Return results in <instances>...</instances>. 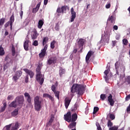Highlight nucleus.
Masks as SVG:
<instances>
[{
	"instance_id": "f257e3e1",
	"label": "nucleus",
	"mask_w": 130,
	"mask_h": 130,
	"mask_svg": "<svg viewBox=\"0 0 130 130\" xmlns=\"http://www.w3.org/2000/svg\"><path fill=\"white\" fill-rule=\"evenodd\" d=\"M86 85L83 84H74L71 87V92L73 94L77 92L78 95L81 96L85 93V91H86Z\"/></svg>"
},
{
	"instance_id": "f03ea898",
	"label": "nucleus",
	"mask_w": 130,
	"mask_h": 130,
	"mask_svg": "<svg viewBox=\"0 0 130 130\" xmlns=\"http://www.w3.org/2000/svg\"><path fill=\"white\" fill-rule=\"evenodd\" d=\"M34 104H35V109L37 111H40L41 108H42V100L40 99V96L37 95L34 98Z\"/></svg>"
},
{
	"instance_id": "7ed1b4c3",
	"label": "nucleus",
	"mask_w": 130,
	"mask_h": 130,
	"mask_svg": "<svg viewBox=\"0 0 130 130\" xmlns=\"http://www.w3.org/2000/svg\"><path fill=\"white\" fill-rule=\"evenodd\" d=\"M36 79L37 82L39 83L40 85H43V83H44V76H43L41 73L37 74Z\"/></svg>"
},
{
	"instance_id": "20e7f679",
	"label": "nucleus",
	"mask_w": 130,
	"mask_h": 130,
	"mask_svg": "<svg viewBox=\"0 0 130 130\" xmlns=\"http://www.w3.org/2000/svg\"><path fill=\"white\" fill-rule=\"evenodd\" d=\"M57 61V58L55 56L50 57L49 59L47 60V64L48 66H51V64H55Z\"/></svg>"
},
{
	"instance_id": "39448f33",
	"label": "nucleus",
	"mask_w": 130,
	"mask_h": 130,
	"mask_svg": "<svg viewBox=\"0 0 130 130\" xmlns=\"http://www.w3.org/2000/svg\"><path fill=\"white\" fill-rule=\"evenodd\" d=\"M22 74L23 72H22V71L20 70H18L15 72L14 76H13L12 78V80L14 81L15 83H17V82H18V80H19V79H20V77H21V76H22Z\"/></svg>"
},
{
	"instance_id": "423d86ee",
	"label": "nucleus",
	"mask_w": 130,
	"mask_h": 130,
	"mask_svg": "<svg viewBox=\"0 0 130 130\" xmlns=\"http://www.w3.org/2000/svg\"><path fill=\"white\" fill-rule=\"evenodd\" d=\"M78 44L79 48H80V50L78 52L82 53V52H83V49L84 48L83 46L85 44V40L83 39H80L78 42Z\"/></svg>"
},
{
	"instance_id": "0eeeda50",
	"label": "nucleus",
	"mask_w": 130,
	"mask_h": 130,
	"mask_svg": "<svg viewBox=\"0 0 130 130\" xmlns=\"http://www.w3.org/2000/svg\"><path fill=\"white\" fill-rule=\"evenodd\" d=\"M15 101L18 103V105H23L24 104V96L19 95L15 98Z\"/></svg>"
},
{
	"instance_id": "6e6552de",
	"label": "nucleus",
	"mask_w": 130,
	"mask_h": 130,
	"mask_svg": "<svg viewBox=\"0 0 130 130\" xmlns=\"http://www.w3.org/2000/svg\"><path fill=\"white\" fill-rule=\"evenodd\" d=\"M71 13L72 15L71 17V22H74L76 19V17H77V13L74 10V8H72L71 9Z\"/></svg>"
},
{
	"instance_id": "1a4fd4ad",
	"label": "nucleus",
	"mask_w": 130,
	"mask_h": 130,
	"mask_svg": "<svg viewBox=\"0 0 130 130\" xmlns=\"http://www.w3.org/2000/svg\"><path fill=\"white\" fill-rule=\"evenodd\" d=\"M64 120L68 122H71V120L72 118V114L71 111H69L66 114L64 115Z\"/></svg>"
},
{
	"instance_id": "9d476101",
	"label": "nucleus",
	"mask_w": 130,
	"mask_h": 130,
	"mask_svg": "<svg viewBox=\"0 0 130 130\" xmlns=\"http://www.w3.org/2000/svg\"><path fill=\"white\" fill-rule=\"evenodd\" d=\"M24 97H25V99L26 100V101L28 102L29 104H31V102H32V98H31V96L28 92H25L24 94Z\"/></svg>"
},
{
	"instance_id": "9b49d317",
	"label": "nucleus",
	"mask_w": 130,
	"mask_h": 130,
	"mask_svg": "<svg viewBox=\"0 0 130 130\" xmlns=\"http://www.w3.org/2000/svg\"><path fill=\"white\" fill-rule=\"evenodd\" d=\"M23 71L26 73V74H27V75L30 76V79H32V78L34 77V72H33L32 71L28 69H23Z\"/></svg>"
},
{
	"instance_id": "f8f14e48",
	"label": "nucleus",
	"mask_w": 130,
	"mask_h": 130,
	"mask_svg": "<svg viewBox=\"0 0 130 130\" xmlns=\"http://www.w3.org/2000/svg\"><path fill=\"white\" fill-rule=\"evenodd\" d=\"M112 94H110L108 97V101L109 102L111 106H114V100L112 99Z\"/></svg>"
},
{
	"instance_id": "ddd939ff",
	"label": "nucleus",
	"mask_w": 130,
	"mask_h": 130,
	"mask_svg": "<svg viewBox=\"0 0 130 130\" xmlns=\"http://www.w3.org/2000/svg\"><path fill=\"white\" fill-rule=\"evenodd\" d=\"M14 21H15V16L14 15V14H13L10 18V21H8L10 23L11 30H12L13 28V23H14Z\"/></svg>"
},
{
	"instance_id": "4468645a",
	"label": "nucleus",
	"mask_w": 130,
	"mask_h": 130,
	"mask_svg": "<svg viewBox=\"0 0 130 130\" xmlns=\"http://www.w3.org/2000/svg\"><path fill=\"white\" fill-rule=\"evenodd\" d=\"M30 42V41L26 40L24 44H23V47L25 50H26V51H27V50H29V43Z\"/></svg>"
},
{
	"instance_id": "2eb2a0df",
	"label": "nucleus",
	"mask_w": 130,
	"mask_h": 130,
	"mask_svg": "<svg viewBox=\"0 0 130 130\" xmlns=\"http://www.w3.org/2000/svg\"><path fill=\"white\" fill-rule=\"evenodd\" d=\"M41 5V2H40L36 7L35 8H33L32 13L33 14H36L38 12L39 9H40V6Z\"/></svg>"
},
{
	"instance_id": "dca6fc26",
	"label": "nucleus",
	"mask_w": 130,
	"mask_h": 130,
	"mask_svg": "<svg viewBox=\"0 0 130 130\" xmlns=\"http://www.w3.org/2000/svg\"><path fill=\"white\" fill-rule=\"evenodd\" d=\"M71 100L68 98L65 99L64 105L66 109H68V108H69V106H70V104L71 103Z\"/></svg>"
},
{
	"instance_id": "f3484780",
	"label": "nucleus",
	"mask_w": 130,
	"mask_h": 130,
	"mask_svg": "<svg viewBox=\"0 0 130 130\" xmlns=\"http://www.w3.org/2000/svg\"><path fill=\"white\" fill-rule=\"evenodd\" d=\"M59 75L60 78H61L62 77V75L66 74V69L62 68V67H59Z\"/></svg>"
},
{
	"instance_id": "a211bd4d",
	"label": "nucleus",
	"mask_w": 130,
	"mask_h": 130,
	"mask_svg": "<svg viewBox=\"0 0 130 130\" xmlns=\"http://www.w3.org/2000/svg\"><path fill=\"white\" fill-rule=\"evenodd\" d=\"M109 72H110V69L109 68L107 70H105L104 72V74L105 75V76H104V78L105 79V81L106 82H107V83L108 82V76L107 75H108V74H109Z\"/></svg>"
},
{
	"instance_id": "6ab92c4d",
	"label": "nucleus",
	"mask_w": 130,
	"mask_h": 130,
	"mask_svg": "<svg viewBox=\"0 0 130 130\" xmlns=\"http://www.w3.org/2000/svg\"><path fill=\"white\" fill-rule=\"evenodd\" d=\"M78 119V115L77 113H74L71 116V121L72 122H75Z\"/></svg>"
},
{
	"instance_id": "aec40b11",
	"label": "nucleus",
	"mask_w": 130,
	"mask_h": 130,
	"mask_svg": "<svg viewBox=\"0 0 130 130\" xmlns=\"http://www.w3.org/2000/svg\"><path fill=\"white\" fill-rule=\"evenodd\" d=\"M54 120V116L51 115V118L49 119L48 122H47L46 123V126H50V125H51L52 122H53Z\"/></svg>"
},
{
	"instance_id": "412c9836",
	"label": "nucleus",
	"mask_w": 130,
	"mask_h": 130,
	"mask_svg": "<svg viewBox=\"0 0 130 130\" xmlns=\"http://www.w3.org/2000/svg\"><path fill=\"white\" fill-rule=\"evenodd\" d=\"M38 37V34L37 33V30L36 29H34L33 30V34L31 35V38L32 39H36L37 37Z\"/></svg>"
},
{
	"instance_id": "4be33fe9",
	"label": "nucleus",
	"mask_w": 130,
	"mask_h": 130,
	"mask_svg": "<svg viewBox=\"0 0 130 130\" xmlns=\"http://www.w3.org/2000/svg\"><path fill=\"white\" fill-rule=\"evenodd\" d=\"M119 67H120V62L118 61L116 62L115 63V68L117 75H118V69H119Z\"/></svg>"
},
{
	"instance_id": "5701e85b",
	"label": "nucleus",
	"mask_w": 130,
	"mask_h": 130,
	"mask_svg": "<svg viewBox=\"0 0 130 130\" xmlns=\"http://www.w3.org/2000/svg\"><path fill=\"white\" fill-rule=\"evenodd\" d=\"M107 21H110L112 24H114L115 23V18L113 15H112L108 18Z\"/></svg>"
},
{
	"instance_id": "b1692460",
	"label": "nucleus",
	"mask_w": 130,
	"mask_h": 130,
	"mask_svg": "<svg viewBox=\"0 0 130 130\" xmlns=\"http://www.w3.org/2000/svg\"><path fill=\"white\" fill-rule=\"evenodd\" d=\"M44 24V21H43V20H40L38 22V28H39V29H41L42 28V26H43Z\"/></svg>"
},
{
	"instance_id": "393cba45",
	"label": "nucleus",
	"mask_w": 130,
	"mask_h": 130,
	"mask_svg": "<svg viewBox=\"0 0 130 130\" xmlns=\"http://www.w3.org/2000/svg\"><path fill=\"white\" fill-rule=\"evenodd\" d=\"M57 82L55 83L54 84L52 85L51 89L52 91V92H55L56 91V88H57Z\"/></svg>"
},
{
	"instance_id": "a878e982",
	"label": "nucleus",
	"mask_w": 130,
	"mask_h": 130,
	"mask_svg": "<svg viewBox=\"0 0 130 130\" xmlns=\"http://www.w3.org/2000/svg\"><path fill=\"white\" fill-rule=\"evenodd\" d=\"M61 13L63 14V13H64V12L67 11V10H70V7H68V6H63L61 7Z\"/></svg>"
},
{
	"instance_id": "bb28decb",
	"label": "nucleus",
	"mask_w": 130,
	"mask_h": 130,
	"mask_svg": "<svg viewBox=\"0 0 130 130\" xmlns=\"http://www.w3.org/2000/svg\"><path fill=\"white\" fill-rule=\"evenodd\" d=\"M18 114H19V109H16L11 113V115L12 116H17V115H18Z\"/></svg>"
},
{
	"instance_id": "cd10ccee",
	"label": "nucleus",
	"mask_w": 130,
	"mask_h": 130,
	"mask_svg": "<svg viewBox=\"0 0 130 130\" xmlns=\"http://www.w3.org/2000/svg\"><path fill=\"white\" fill-rule=\"evenodd\" d=\"M16 102H17L15 100V101L11 103V104L9 105V107L16 108V107H17V104L16 103Z\"/></svg>"
},
{
	"instance_id": "c85d7f7f",
	"label": "nucleus",
	"mask_w": 130,
	"mask_h": 130,
	"mask_svg": "<svg viewBox=\"0 0 130 130\" xmlns=\"http://www.w3.org/2000/svg\"><path fill=\"white\" fill-rule=\"evenodd\" d=\"M48 40H49V38L48 37H44L43 39V46H44L48 42Z\"/></svg>"
},
{
	"instance_id": "c756f323",
	"label": "nucleus",
	"mask_w": 130,
	"mask_h": 130,
	"mask_svg": "<svg viewBox=\"0 0 130 130\" xmlns=\"http://www.w3.org/2000/svg\"><path fill=\"white\" fill-rule=\"evenodd\" d=\"M76 125H77V122H72L69 125L68 127L69 128H74V127H76Z\"/></svg>"
},
{
	"instance_id": "7c9ffc66",
	"label": "nucleus",
	"mask_w": 130,
	"mask_h": 130,
	"mask_svg": "<svg viewBox=\"0 0 130 130\" xmlns=\"http://www.w3.org/2000/svg\"><path fill=\"white\" fill-rule=\"evenodd\" d=\"M5 22H6L5 18H2L0 19V28H2V27H3V26L5 24Z\"/></svg>"
},
{
	"instance_id": "2f4dec72",
	"label": "nucleus",
	"mask_w": 130,
	"mask_h": 130,
	"mask_svg": "<svg viewBox=\"0 0 130 130\" xmlns=\"http://www.w3.org/2000/svg\"><path fill=\"white\" fill-rule=\"evenodd\" d=\"M45 54H46V52L41 50V52L39 54L40 58H43L45 56Z\"/></svg>"
},
{
	"instance_id": "473e14b6",
	"label": "nucleus",
	"mask_w": 130,
	"mask_h": 130,
	"mask_svg": "<svg viewBox=\"0 0 130 130\" xmlns=\"http://www.w3.org/2000/svg\"><path fill=\"white\" fill-rule=\"evenodd\" d=\"M109 130H123V129L121 128L120 129H118V126L114 125L109 128Z\"/></svg>"
},
{
	"instance_id": "72a5a7b5",
	"label": "nucleus",
	"mask_w": 130,
	"mask_h": 130,
	"mask_svg": "<svg viewBox=\"0 0 130 130\" xmlns=\"http://www.w3.org/2000/svg\"><path fill=\"white\" fill-rule=\"evenodd\" d=\"M55 97H56L58 99V100H59V94H60V92L59 91H57L56 90V91H54L53 92Z\"/></svg>"
},
{
	"instance_id": "f704fd0d",
	"label": "nucleus",
	"mask_w": 130,
	"mask_h": 130,
	"mask_svg": "<svg viewBox=\"0 0 130 130\" xmlns=\"http://www.w3.org/2000/svg\"><path fill=\"white\" fill-rule=\"evenodd\" d=\"M18 128H19V123L16 122L15 123V126L11 127V130H18Z\"/></svg>"
},
{
	"instance_id": "c9c22d12",
	"label": "nucleus",
	"mask_w": 130,
	"mask_h": 130,
	"mask_svg": "<svg viewBox=\"0 0 130 130\" xmlns=\"http://www.w3.org/2000/svg\"><path fill=\"white\" fill-rule=\"evenodd\" d=\"M55 43H56V42L55 40L51 42L50 47L52 49H54V47H55Z\"/></svg>"
},
{
	"instance_id": "e433bc0d",
	"label": "nucleus",
	"mask_w": 130,
	"mask_h": 130,
	"mask_svg": "<svg viewBox=\"0 0 130 130\" xmlns=\"http://www.w3.org/2000/svg\"><path fill=\"white\" fill-rule=\"evenodd\" d=\"M3 107L1 108V110L0 111V112H4V111H5V110H6V108H7V103H4L3 104Z\"/></svg>"
},
{
	"instance_id": "4c0bfd02",
	"label": "nucleus",
	"mask_w": 130,
	"mask_h": 130,
	"mask_svg": "<svg viewBox=\"0 0 130 130\" xmlns=\"http://www.w3.org/2000/svg\"><path fill=\"white\" fill-rule=\"evenodd\" d=\"M0 55L2 56L5 55V50H4V48L2 46H0Z\"/></svg>"
},
{
	"instance_id": "58836bf2",
	"label": "nucleus",
	"mask_w": 130,
	"mask_h": 130,
	"mask_svg": "<svg viewBox=\"0 0 130 130\" xmlns=\"http://www.w3.org/2000/svg\"><path fill=\"white\" fill-rule=\"evenodd\" d=\"M77 109H78V105H77V104H75L74 107L72 108L71 111L72 112H75L76 110H77Z\"/></svg>"
},
{
	"instance_id": "ea45409f",
	"label": "nucleus",
	"mask_w": 130,
	"mask_h": 130,
	"mask_svg": "<svg viewBox=\"0 0 130 130\" xmlns=\"http://www.w3.org/2000/svg\"><path fill=\"white\" fill-rule=\"evenodd\" d=\"M99 111V108L98 107H94L93 108V114H96Z\"/></svg>"
},
{
	"instance_id": "a19ab883",
	"label": "nucleus",
	"mask_w": 130,
	"mask_h": 130,
	"mask_svg": "<svg viewBox=\"0 0 130 130\" xmlns=\"http://www.w3.org/2000/svg\"><path fill=\"white\" fill-rule=\"evenodd\" d=\"M12 56H15L16 54V49H15V47H14V46L12 47Z\"/></svg>"
},
{
	"instance_id": "79ce46f5",
	"label": "nucleus",
	"mask_w": 130,
	"mask_h": 130,
	"mask_svg": "<svg viewBox=\"0 0 130 130\" xmlns=\"http://www.w3.org/2000/svg\"><path fill=\"white\" fill-rule=\"evenodd\" d=\"M107 97V95L105 94H101V99L102 101H104L106 98Z\"/></svg>"
},
{
	"instance_id": "37998d69",
	"label": "nucleus",
	"mask_w": 130,
	"mask_h": 130,
	"mask_svg": "<svg viewBox=\"0 0 130 130\" xmlns=\"http://www.w3.org/2000/svg\"><path fill=\"white\" fill-rule=\"evenodd\" d=\"M41 68H40V66H38L36 69L37 74H41Z\"/></svg>"
},
{
	"instance_id": "c03bdc74",
	"label": "nucleus",
	"mask_w": 130,
	"mask_h": 130,
	"mask_svg": "<svg viewBox=\"0 0 130 130\" xmlns=\"http://www.w3.org/2000/svg\"><path fill=\"white\" fill-rule=\"evenodd\" d=\"M112 125H113V123H112V122H111V120H109L108 121V127H112Z\"/></svg>"
},
{
	"instance_id": "a18cd8bd",
	"label": "nucleus",
	"mask_w": 130,
	"mask_h": 130,
	"mask_svg": "<svg viewBox=\"0 0 130 130\" xmlns=\"http://www.w3.org/2000/svg\"><path fill=\"white\" fill-rule=\"evenodd\" d=\"M122 42L124 45L126 46L127 45V43H128V41L126 39H124L122 40Z\"/></svg>"
},
{
	"instance_id": "49530a36",
	"label": "nucleus",
	"mask_w": 130,
	"mask_h": 130,
	"mask_svg": "<svg viewBox=\"0 0 130 130\" xmlns=\"http://www.w3.org/2000/svg\"><path fill=\"white\" fill-rule=\"evenodd\" d=\"M90 57H91V56H90L89 55L87 54L86 58H85V61H86V62H87V63H89V60H90Z\"/></svg>"
},
{
	"instance_id": "de8ad7c7",
	"label": "nucleus",
	"mask_w": 130,
	"mask_h": 130,
	"mask_svg": "<svg viewBox=\"0 0 130 130\" xmlns=\"http://www.w3.org/2000/svg\"><path fill=\"white\" fill-rule=\"evenodd\" d=\"M110 119L113 120V119H115V116L113 114H110L109 115Z\"/></svg>"
},
{
	"instance_id": "09e8293b",
	"label": "nucleus",
	"mask_w": 130,
	"mask_h": 130,
	"mask_svg": "<svg viewBox=\"0 0 130 130\" xmlns=\"http://www.w3.org/2000/svg\"><path fill=\"white\" fill-rule=\"evenodd\" d=\"M94 52L93 51H89L88 53H87V55H89V56H92V55H93L94 54Z\"/></svg>"
},
{
	"instance_id": "8fccbe9b",
	"label": "nucleus",
	"mask_w": 130,
	"mask_h": 130,
	"mask_svg": "<svg viewBox=\"0 0 130 130\" xmlns=\"http://www.w3.org/2000/svg\"><path fill=\"white\" fill-rule=\"evenodd\" d=\"M96 126H97V129L98 130H101L102 128H101V126H100V124L99 123H96Z\"/></svg>"
},
{
	"instance_id": "3c124183",
	"label": "nucleus",
	"mask_w": 130,
	"mask_h": 130,
	"mask_svg": "<svg viewBox=\"0 0 130 130\" xmlns=\"http://www.w3.org/2000/svg\"><path fill=\"white\" fill-rule=\"evenodd\" d=\"M50 95L48 93H44L43 95V97L44 98H49V96Z\"/></svg>"
},
{
	"instance_id": "603ef678",
	"label": "nucleus",
	"mask_w": 130,
	"mask_h": 130,
	"mask_svg": "<svg viewBox=\"0 0 130 130\" xmlns=\"http://www.w3.org/2000/svg\"><path fill=\"white\" fill-rule=\"evenodd\" d=\"M11 126H12V124L7 125L6 126V130H11Z\"/></svg>"
},
{
	"instance_id": "864d4df0",
	"label": "nucleus",
	"mask_w": 130,
	"mask_h": 130,
	"mask_svg": "<svg viewBox=\"0 0 130 130\" xmlns=\"http://www.w3.org/2000/svg\"><path fill=\"white\" fill-rule=\"evenodd\" d=\"M47 47H48V45L46 44L44 46L43 49H42V50H43V51H45L46 52V51L47 50Z\"/></svg>"
},
{
	"instance_id": "5fc2aeb1",
	"label": "nucleus",
	"mask_w": 130,
	"mask_h": 130,
	"mask_svg": "<svg viewBox=\"0 0 130 130\" xmlns=\"http://www.w3.org/2000/svg\"><path fill=\"white\" fill-rule=\"evenodd\" d=\"M23 11H22V8H21V11L19 13V15L20 16L21 19H23Z\"/></svg>"
},
{
	"instance_id": "6e6d98bb",
	"label": "nucleus",
	"mask_w": 130,
	"mask_h": 130,
	"mask_svg": "<svg viewBox=\"0 0 130 130\" xmlns=\"http://www.w3.org/2000/svg\"><path fill=\"white\" fill-rule=\"evenodd\" d=\"M126 82H127V84H130V76L127 77Z\"/></svg>"
},
{
	"instance_id": "4d7b16f0",
	"label": "nucleus",
	"mask_w": 130,
	"mask_h": 130,
	"mask_svg": "<svg viewBox=\"0 0 130 130\" xmlns=\"http://www.w3.org/2000/svg\"><path fill=\"white\" fill-rule=\"evenodd\" d=\"M55 29L56 31H58L59 30V25H58V24H57L55 26Z\"/></svg>"
},
{
	"instance_id": "13d9d810",
	"label": "nucleus",
	"mask_w": 130,
	"mask_h": 130,
	"mask_svg": "<svg viewBox=\"0 0 130 130\" xmlns=\"http://www.w3.org/2000/svg\"><path fill=\"white\" fill-rule=\"evenodd\" d=\"M111 7V4L110 3H109L106 5V9H110Z\"/></svg>"
},
{
	"instance_id": "bf43d9fd",
	"label": "nucleus",
	"mask_w": 130,
	"mask_h": 130,
	"mask_svg": "<svg viewBox=\"0 0 130 130\" xmlns=\"http://www.w3.org/2000/svg\"><path fill=\"white\" fill-rule=\"evenodd\" d=\"M33 45H34V46H38V41H35L34 42Z\"/></svg>"
},
{
	"instance_id": "052dcab7",
	"label": "nucleus",
	"mask_w": 130,
	"mask_h": 130,
	"mask_svg": "<svg viewBox=\"0 0 130 130\" xmlns=\"http://www.w3.org/2000/svg\"><path fill=\"white\" fill-rule=\"evenodd\" d=\"M25 83H28V82H29V77H28V75H26L25 78Z\"/></svg>"
},
{
	"instance_id": "680f3d73",
	"label": "nucleus",
	"mask_w": 130,
	"mask_h": 130,
	"mask_svg": "<svg viewBox=\"0 0 130 130\" xmlns=\"http://www.w3.org/2000/svg\"><path fill=\"white\" fill-rule=\"evenodd\" d=\"M57 13H58L59 14L61 13V8H58L56 10Z\"/></svg>"
},
{
	"instance_id": "e2e57ef3",
	"label": "nucleus",
	"mask_w": 130,
	"mask_h": 130,
	"mask_svg": "<svg viewBox=\"0 0 130 130\" xmlns=\"http://www.w3.org/2000/svg\"><path fill=\"white\" fill-rule=\"evenodd\" d=\"M130 99V94L127 95L126 96V98H125V101H128V100H129Z\"/></svg>"
},
{
	"instance_id": "0e129e2a",
	"label": "nucleus",
	"mask_w": 130,
	"mask_h": 130,
	"mask_svg": "<svg viewBox=\"0 0 130 130\" xmlns=\"http://www.w3.org/2000/svg\"><path fill=\"white\" fill-rule=\"evenodd\" d=\"M49 99H50V100H51V101H54V98H53V97L51 96V95H50L49 96Z\"/></svg>"
},
{
	"instance_id": "69168bd1",
	"label": "nucleus",
	"mask_w": 130,
	"mask_h": 130,
	"mask_svg": "<svg viewBox=\"0 0 130 130\" xmlns=\"http://www.w3.org/2000/svg\"><path fill=\"white\" fill-rule=\"evenodd\" d=\"M10 25V22L8 21L5 24V27L7 28V27Z\"/></svg>"
},
{
	"instance_id": "338daca9",
	"label": "nucleus",
	"mask_w": 130,
	"mask_h": 130,
	"mask_svg": "<svg viewBox=\"0 0 130 130\" xmlns=\"http://www.w3.org/2000/svg\"><path fill=\"white\" fill-rule=\"evenodd\" d=\"M114 30H118V26L117 25H114L113 26Z\"/></svg>"
},
{
	"instance_id": "774afa93",
	"label": "nucleus",
	"mask_w": 130,
	"mask_h": 130,
	"mask_svg": "<svg viewBox=\"0 0 130 130\" xmlns=\"http://www.w3.org/2000/svg\"><path fill=\"white\" fill-rule=\"evenodd\" d=\"M12 98H13V96L10 95H8V96L7 98V100H11V99H12Z\"/></svg>"
}]
</instances>
